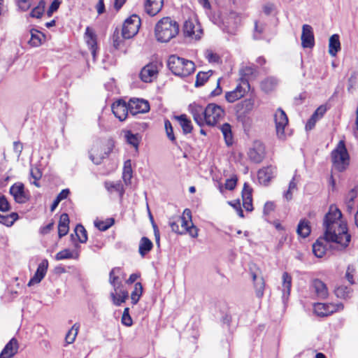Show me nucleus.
Returning a JSON list of instances; mask_svg holds the SVG:
<instances>
[{"instance_id":"obj_1","label":"nucleus","mask_w":358,"mask_h":358,"mask_svg":"<svg viewBox=\"0 0 358 358\" xmlns=\"http://www.w3.org/2000/svg\"><path fill=\"white\" fill-rule=\"evenodd\" d=\"M324 232L313 245V252L319 258L322 257L327 250V243H336L341 249L346 248L351 240L346 222L342 220V213L336 205H331L324 218Z\"/></svg>"},{"instance_id":"obj_2","label":"nucleus","mask_w":358,"mask_h":358,"mask_svg":"<svg viewBox=\"0 0 358 358\" xmlns=\"http://www.w3.org/2000/svg\"><path fill=\"white\" fill-rule=\"evenodd\" d=\"M193 120L199 127H216L225 116L224 109L220 105L210 103L206 106L194 103L189 105Z\"/></svg>"},{"instance_id":"obj_3","label":"nucleus","mask_w":358,"mask_h":358,"mask_svg":"<svg viewBox=\"0 0 358 358\" xmlns=\"http://www.w3.org/2000/svg\"><path fill=\"white\" fill-rule=\"evenodd\" d=\"M125 277L126 273L120 266L113 268L109 273L108 282L114 289V292H110V296L113 303L116 306L125 303L129 298L128 292L123 289L122 280Z\"/></svg>"},{"instance_id":"obj_4","label":"nucleus","mask_w":358,"mask_h":358,"mask_svg":"<svg viewBox=\"0 0 358 358\" xmlns=\"http://www.w3.org/2000/svg\"><path fill=\"white\" fill-rule=\"evenodd\" d=\"M180 26L171 17H163L155 24V36L159 43H168L179 34Z\"/></svg>"},{"instance_id":"obj_5","label":"nucleus","mask_w":358,"mask_h":358,"mask_svg":"<svg viewBox=\"0 0 358 358\" xmlns=\"http://www.w3.org/2000/svg\"><path fill=\"white\" fill-rule=\"evenodd\" d=\"M167 66L173 74L180 78L187 77L195 71V64L192 61L176 55L169 56Z\"/></svg>"},{"instance_id":"obj_6","label":"nucleus","mask_w":358,"mask_h":358,"mask_svg":"<svg viewBox=\"0 0 358 358\" xmlns=\"http://www.w3.org/2000/svg\"><path fill=\"white\" fill-rule=\"evenodd\" d=\"M331 159L333 169L338 172H343L348 168L350 157L343 140H341L331 151Z\"/></svg>"},{"instance_id":"obj_7","label":"nucleus","mask_w":358,"mask_h":358,"mask_svg":"<svg viewBox=\"0 0 358 358\" xmlns=\"http://www.w3.org/2000/svg\"><path fill=\"white\" fill-rule=\"evenodd\" d=\"M182 34L185 38L191 41H198L203 35V29L200 22L196 20L189 19L182 25Z\"/></svg>"},{"instance_id":"obj_8","label":"nucleus","mask_w":358,"mask_h":358,"mask_svg":"<svg viewBox=\"0 0 358 358\" xmlns=\"http://www.w3.org/2000/svg\"><path fill=\"white\" fill-rule=\"evenodd\" d=\"M141 26V18L136 14L131 15L123 23L122 35L124 38L129 39L138 32Z\"/></svg>"},{"instance_id":"obj_9","label":"nucleus","mask_w":358,"mask_h":358,"mask_svg":"<svg viewBox=\"0 0 358 358\" xmlns=\"http://www.w3.org/2000/svg\"><path fill=\"white\" fill-rule=\"evenodd\" d=\"M343 309L344 305L342 303H315L313 305L314 313L322 317H327Z\"/></svg>"},{"instance_id":"obj_10","label":"nucleus","mask_w":358,"mask_h":358,"mask_svg":"<svg viewBox=\"0 0 358 358\" xmlns=\"http://www.w3.org/2000/svg\"><path fill=\"white\" fill-rule=\"evenodd\" d=\"M182 231L184 234H188L192 238L198 236L199 229L193 224L192 220V212L189 208H185L182 215L180 217Z\"/></svg>"},{"instance_id":"obj_11","label":"nucleus","mask_w":358,"mask_h":358,"mask_svg":"<svg viewBox=\"0 0 358 358\" xmlns=\"http://www.w3.org/2000/svg\"><path fill=\"white\" fill-rule=\"evenodd\" d=\"M274 120L278 137L281 139L285 138V128L288 124V117L282 108H279L275 111Z\"/></svg>"},{"instance_id":"obj_12","label":"nucleus","mask_w":358,"mask_h":358,"mask_svg":"<svg viewBox=\"0 0 358 358\" xmlns=\"http://www.w3.org/2000/svg\"><path fill=\"white\" fill-rule=\"evenodd\" d=\"M9 192L17 203H25L29 200V195L25 191V187L22 182H17L14 183L10 187Z\"/></svg>"},{"instance_id":"obj_13","label":"nucleus","mask_w":358,"mask_h":358,"mask_svg":"<svg viewBox=\"0 0 358 358\" xmlns=\"http://www.w3.org/2000/svg\"><path fill=\"white\" fill-rule=\"evenodd\" d=\"M128 104L129 113L132 115L145 113L150 110L149 102L144 99L133 98L129 101Z\"/></svg>"},{"instance_id":"obj_14","label":"nucleus","mask_w":358,"mask_h":358,"mask_svg":"<svg viewBox=\"0 0 358 358\" xmlns=\"http://www.w3.org/2000/svg\"><path fill=\"white\" fill-rule=\"evenodd\" d=\"M158 66L157 64L150 62L142 68L139 77L144 83H151L158 75Z\"/></svg>"},{"instance_id":"obj_15","label":"nucleus","mask_w":358,"mask_h":358,"mask_svg":"<svg viewBox=\"0 0 358 358\" xmlns=\"http://www.w3.org/2000/svg\"><path fill=\"white\" fill-rule=\"evenodd\" d=\"M255 100L254 98L245 99L238 103L235 106V111L238 119L245 117L255 108Z\"/></svg>"},{"instance_id":"obj_16","label":"nucleus","mask_w":358,"mask_h":358,"mask_svg":"<svg viewBox=\"0 0 358 358\" xmlns=\"http://www.w3.org/2000/svg\"><path fill=\"white\" fill-rule=\"evenodd\" d=\"M111 109L114 115L120 120L127 119L129 112V104L122 99H119L112 104Z\"/></svg>"},{"instance_id":"obj_17","label":"nucleus","mask_w":358,"mask_h":358,"mask_svg":"<svg viewBox=\"0 0 358 358\" xmlns=\"http://www.w3.org/2000/svg\"><path fill=\"white\" fill-rule=\"evenodd\" d=\"M85 41L91 50L93 59H96V51L98 50V44H97V36L94 31L90 27H87L85 32Z\"/></svg>"},{"instance_id":"obj_18","label":"nucleus","mask_w":358,"mask_h":358,"mask_svg":"<svg viewBox=\"0 0 358 358\" xmlns=\"http://www.w3.org/2000/svg\"><path fill=\"white\" fill-rule=\"evenodd\" d=\"M49 263L48 259H44L38 264V268L34 275V276L29 280L28 286H32L35 284L39 283L45 276Z\"/></svg>"},{"instance_id":"obj_19","label":"nucleus","mask_w":358,"mask_h":358,"mask_svg":"<svg viewBox=\"0 0 358 358\" xmlns=\"http://www.w3.org/2000/svg\"><path fill=\"white\" fill-rule=\"evenodd\" d=\"M301 45L304 48H312L315 45V38L311 26L303 24L301 34Z\"/></svg>"},{"instance_id":"obj_20","label":"nucleus","mask_w":358,"mask_h":358,"mask_svg":"<svg viewBox=\"0 0 358 358\" xmlns=\"http://www.w3.org/2000/svg\"><path fill=\"white\" fill-rule=\"evenodd\" d=\"M252 188L248 182L243 184V187L241 193L243 206L245 210L251 212L253 210L252 205Z\"/></svg>"},{"instance_id":"obj_21","label":"nucleus","mask_w":358,"mask_h":358,"mask_svg":"<svg viewBox=\"0 0 358 358\" xmlns=\"http://www.w3.org/2000/svg\"><path fill=\"white\" fill-rule=\"evenodd\" d=\"M163 6L164 0H146L145 11L148 15L154 17L162 10Z\"/></svg>"},{"instance_id":"obj_22","label":"nucleus","mask_w":358,"mask_h":358,"mask_svg":"<svg viewBox=\"0 0 358 358\" xmlns=\"http://www.w3.org/2000/svg\"><path fill=\"white\" fill-rule=\"evenodd\" d=\"M18 348L17 340L11 338L0 353V358H12L17 354Z\"/></svg>"},{"instance_id":"obj_23","label":"nucleus","mask_w":358,"mask_h":358,"mask_svg":"<svg viewBox=\"0 0 358 358\" xmlns=\"http://www.w3.org/2000/svg\"><path fill=\"white\" fill-rule=\"evenodd\" d=\"M312 287L317 296L325 299L329 296V291L326 284L320 279H314L312 282Z\"/></svg>"},{"instance_id":"obj_24","label":"nucleus","mask_w":358,"mask_h":358,"mask_svg":"<svg viewBox=\"0 0 358 358\" xmlns=\"http://www.w3.org/2000/svg\"><path fill=\"white\" fill-rule=\"evenodd\" d=\"M275 168L272 166L264 167L258 171L257 178L260 183L268 185L273 178Z\"/></svg>"},{"instance_id":"obj_25","label":"nucleus","mask_w":358,"mask_h":358,"mask_svg":"<svg viewBox=\"0 0 358 358\" xmlns=\"http://www.w3.org/2000/svg\"><path fill=\"white\" fill-rule=\"evenodd\" d=\"M249 159L254 163L259 164L262 162L264 158V148L262 145L252 148L248 152Z\"/></svg>"},{"instance_id":"obj_26","label":"nucleus","mask_w":358,"mask_h":358,"mask_svg":"<svg viewBox=\"0 0 358 358\" xmlns=\"http://www.w3.org/2000/svg\"><path fill=\"white\" fill-rule=\"evenodd\" d=\"M69 217L66 213H62L60 215L59 223H58V236L59 238L66 236L69 231Z\"/></svg>"},{"instance_id":"obj_27","label":"nucleus","mask_w":358,"mask_h":358,"mask_svg":"<svg viewBox=\"0 0 358 358\" xmlns=\"http://www.w3.org/2000/svg\"><path fill=\"white\" fill-rule=\"evenodd\" d=\"M353 289L344 285H341L335 287L334 293L336 296L343 300H348L351 298Z\"/></svg>"},{"instance_id":"obj_28","label":"nucleus","mask_w":358,"mask_h":358,"mask_svg":"<svg viewBox=\"0 0 358 358\" xmlns=\"http://www.w3.org/2000/svg\"><path fill=\"white\" fill-rule=\"evenodd\" d=\"M175 118L178 121L179 124L182 127V132L185 134L192 133L193 126L191 120L187 117V115L182 114L178 116H175Z\"/></svg>"},{"instance_id":"obj_29","label":"nucleus","mask_w":358,"mask_h":358,"mask_svg":"<svg viewBox=\"0 0 358 358\" xmlns=\"http://www.w3.org/2000/svg\"><path fill=\"white\" fill-rule=\"evenodd\" d=\"M310 222L306 219L301 220L296 229L297 234L302 238H306L310 235Z\"/></svg>"},{"instance_id":"obj_30","label":"nucleus","mask_w":358,"mask_h":358,"mask_svg":"<svg viewBox=\"0 0 358 358\" xmlns=\"http://www.w3.org/2000/svg\"><path fill=\"white\" fill-rule=\"evenodd\" d=\"M341 50V42L338 34H333L329 38V53L331 56L335 57L338 51Z\"/></svg>"},{"instance_id":"obj_31","label":"nucleus","mask_w":358,"mask_h":358,"mask_svg":"<svg viewBox=\"0 0 358 358\" xmlns=\"http://www.w3.org/2000/svg\"><path fill=\"white\" fill-rule=\"evenodd\" d=\"M220 130L224 136L226 145L229 147L234 143V137L231 131V126L229 123H224L220 127Z\"/></svg>"},{"instance_id":"obj_32","label":"nucleus","mask_w":358,"mask_h":358,"mask_svg":"<svg viewBox=\"0 0 358 358\" xmlns=\"http://www.w3.org/2000/svg\"><path fill=\"white\" fill-rule=\"evenodd\" d=\"M152 248L153 243L148 238L143 236L141 238L138 246V252L142 257H145V255L150 252Z\"/></svg>"},{"instance_id":"obj_33","label":"nucleus","mask_w":358,"mask_h":358,"mask_svg":"<svg viewBox=\"0 0 358 358\" xmlns=\"http://www.w3.org/2000/svg\"><path fill=\"white\" fill-rule=\"evenodd\" d=\"M124 138L128 144L132 145L136 150H138L141 137L138 134H133L131 131H124Z\"/></svg>"},{"instance_id":"obj_34","label":"nucleus","mask_w":358,"mask_h":358,"mask_svg":"<svg viewBox=\"0 0 358 358\" xmlns=\"http://www.w3.org/2000/svg\"><path fill=\"white\" fill-rule=\"evenodd\" d=\"M236 91L243 97L250 90V85L246 78H240L235 87Z\"/></svg>"},{"instance_id":"obj_35","label":"nucleus","mask_w":358,"mask_h":358,"mask_svg":"<svg viewBox=\"0 0 358 358\" xmlns=\"http://www.w3.org/2000/svg\"><path fill=\"white\" fill-rule=\"evenodd\" d=\"M143 293V287L141 282L134 284V290L131 294V300L133 305H136L140 300Z\"/></svg>"},{"instance_id":"obj_36","label":"nucleus","mask_w":358,"mask_h":358,"mask_svg":"<svg viewBox=\"0 0 358 358\" xmlns=\"http://www.w3.org/2000/svg\"><path fill=\"white\" fill-rule=\"evenodd\" d=\"M44 37V35L42 32L36 30L31 29V38L29 41V43L30 45L33 47H38L42 44L41 38Z\"/></svg>"},{"instance_id":"obj_37","label":"nucleus","mask_w":358,"mask_h":358,"mask_svg":"<svg viewBox=\"0 0 358 358\" xmlns=\"http://www.w3.org/2000/svg\"><path fill=\"white\" fill-rule=\"evenodd\" d=\"M213 71L210 70L206 72L199 71L196 76L195 87H201L212 76Z\"/></svg>"},{"instance_id":"obj_38","label":"nucleus","mask_w":358,"mask_h":358,"mask_svg":"<svg viewBox=\"0 0 358 358\" xmlns=\"http://www.w3.org/2000/svg\"><path fill=\"white\" fill-rule=\"evenodd\" d=\"M18 217L19 216L17 213H11L6 215L0 214V223L6 227H10L18 219Z\"/></svg>"},{"instance_id":"obj_39","label":"nucleus","mask_w":358,"mask_h":358,"mask_svg":"<svg viewBox=\"0 0 358 358\" xmlns=\"http://www.w3.org/2000/svg\"><path fill=\"white\" fill-rule=\"evenodd\" d=\"M282 287H283V295H287V296L290 294L291 287H292V276L287 273L284 272L282 273Z\"/></svg>"},{"instance_id":"obj_40","label":"nucleus","mask_w":358,"mask_h":358,"mask_svg":"<svg viewBox=\"0 0 358 358\" xmlns=\"http://www.w3.org/2000/svg\"><path fill=\"white\" fill-rule=\"evenodd\" d=\"M45 8V1L44 0H41L38 5L31 10L30 16L31 17L41 18L44 13Z\"/></svg>"},{"instance_id":"obj_41","label":"nucleus","mask_w":358,"mask_h":358,"mask_svg":"<svg viewBox=\"0 0 358 358\" xmlns=\"http://www.w3.org/2000/svg\"><path fill=\"white\" fill-rule=\"evenodd\" d=\"M74 231L80 243H84L87 242V233L85 227L81 224L76 225Z\"/></svg>"},{"instance_id":"obj_42","label":"nucleus","mask_w":358,"mask_h":358,"mask_svg":"<svg viewBox=\"0 0 358 358\" xmlns=\"http://www.w3.org/2000/svg\"><path fill=\"white\" fill-rule=\"evenodd\" d=\"M79 257L78 252L76 253V255L73 254V252L69 249H64L59 252H57L55 255L56 260H63L66 259H77Z\"/></svg>"},{"instance_id":"obj_43","label":"nucleus","mask_w":358,"mask_h":358,"mask_svg":"<svg viewBox=\"0 0 358 358\" xmlns=\"http://www.w3.org/2000/svg\"><path fill=\"white\" fill-rule=\"evenodd\" d=\"M79 329V325L74 324L66 335L65 341L67 344L73 343L76 339Z\"/></svg>"},{"instance_id":"obj_44","label":"nucleus","mask_w":358,"mask_h":358,"mask_svg":"<svg viewBox=\"0 0 358 358\" xmlns=\"http://www.w3.org/2000/svg\"><path fill=\"white\" fill-rule=\"evenodd\" d=\"M90 157L94 164H99L101 163L104 156L102 155L101 151H100L99 149L96 148L91 150Z\"/></svg>"},{"instance_id":"obj_45","label":"nucleus","mask_w":358,"mask_h":358,"mask_svg":"<svg viewBox=\"0 0 358 358\" xmlns=\"http://www.w3.org/2000/svg\"><path fill=\"white\" fill-rule=\"evenodd\" d=\"M164 127L168 138L175 145L177 144L176 136L171 122L169 120L164 121Z\"/></svg>"},{"instance_id":"obj_46","label":"nucleus","mask_w":358,"mask_h":358,"mask_svg":"<svg viewBox=\"0 0 358 358\" xmlns=\"http://www.w3.org/2000/svg\"><path fill=\"white\" fill-rule=\"evenodd\" d=\"M257 73L256 67L252 66H244L240 69L241 78H246L248 79L250 76H252Z\"/></svg>"},{"instance_id":"obj_47","label":"nucleus","mask_w":358,"mask_h":358,"mask_svg":"<svg viewBox=\"0 0 358 358\" xmlns=\"http://www.w3.org/2000/svg\"><path fill=\"white\" fill-rule=\"evenodd\" d=\"M115 220L113 218H108L106 219L105 221H98L95 222V226L100 230V231H106L108 229H109L112 225L114 224Z\"/></svg>"},{"instance_id":"obj_48","label":"nucleus","mask_w":358,"mask_h":358,"mask_svg":"<svg viewBox=\"0 0 358 358\" xmlns=\"http://www.w3.org/2000/svg\"><path fill=\"white\" fill-rule=\"evenodd\" d=\"M104 186L106 189L110 192H117L122 193L123 190V187L121 183L120 182H105Z\"/></svg>"},{"instance_id":"obj_49","label":"nucleus","mask_w":358,"mask_h":358,"mask_svg":"<svg viewBox=\"0 0 358 358\" xmlns=\"http://www.w3.org/2000/svg\"><path fill=\"white\" fill-rule=\"evenodd\" d=\"M238 182V176L236 174H233L230 178H227L224 182V189L228 190H234Z\"/></svg>"},{"instance_id":"obj_50","label":"nucleus","mask_w":358,"mask_h":358,"mask_svg":"<svg viewBox=\"0 0 358 358\" xmlns=\"http://www.w3.org/2000/svg\"><path fill=\"white\" fill-rule=\"evenodd\" d=\"M243 98L242 96L238 94L236 90L227 92L225 94V99L229 103H234L240 99Z\"/></svg>"},{"instance_id":"obj_51","label":"nucleus","mask_w":358,"mask_h":358,"mask_svg":"<svg viewBox=\"0 0 358 358\" xmlns=\"http://www.w3.org/2000/svg\"><path fill=\"white\" fill-rule=\"evenodd\" d=\"M10 208V204L6 196L0 193V211L8 212Z\"/></svg>"},{"instance_id":"obj_52","label":"nucleus","mask_w":358,"mask_h":358,"mask_svg":"<svg viewBox=\"0 0 358 358\" xmlns=\"http://www.w3.org/2000/svg\"><path fill=\"white\" fill-rule=\"evenodd\" d=\"M132 176V169L131 164V160L128 159L124 163L123 167V178L124 179H131Z\"/></svg>"},{"instance_id":"obj_53","label":"nucleus","mask_w":358,"mask_h":358,"mask_svg":"<svg viewBox=\"0 0 358 358\" xmlns=\"http://www.w3.org/2000/svg\"><path fill=\"white\" fill-rule=\"evenodd\" d=\"M275 209V204L273 201H267L264 206L263 213L265 215H269L271 213L274 212Z\"/></svg>"},{"instance_id":"obj_54","label":"nucleus","mask_w":358,"mask_h":358,"mask_svg":"<svg viewBox=\"0 0 358 358\" xmlns=\"http://www.w3.org/2000/svg\"><path fill=\"white\" fill-rule=\"evenodd\" d=\"M355 268L352 266H348L345 272V278L350 282V285L355 283L354 280Z\"/></svg>"},{"instance_id":"obj_55","label":"nucleus","mask_w":358,"mask_h":358,"mask_svg":"<svg viewBox=\"0 0 358 358\" xmlns=\"http://www.w3.org/2000/svg\"><path fill=\"white\" fill-rule=\"evenodd\" d=\"M61 1L59 0H53L50 7L48 8L47 15L48 17H51L52 13L58 10Z\"/></svg>"},{"instance_id":"obj_56","label":"nucleus","mask_w":358,"mask_h":358,"mask_svg":"<svg viewBox=\"0 0 358 358\" xmlns=\"http://www.w3.org/2000/svg\"><path fill=\"white\" fill-rule=\"evenodd\" d=\"M31 176L34 179V184L36 186L39 187V184L37 182V181L38 180H40L42 176V173H41V171L39 170V169H38V168L31 169Z\"/></svg>"},{"instance_id":"obj_57","label":"nucleus","mask_w":358,"mask_h":358,"mask_svg":"<svg viewBox=\"0 0 358 358\" xmlns=\"http://www.w3.org/2000/svg\"><path fill=\"white\" fill-rule=\"evenodd\" d=\"M264 287H265V283H264V279L262 278L261 280H260V282L259 283H257L255 285V288H256V295L257 297L259 298H262L264 295Z\"/></svg>"},{"instance_id":"obj_58","label":"nucleus","mask_w":358,"mask_h":358,"mask_svg":"<svg viewBox=\"0 0 358 358\" xmlns=\"http://www.w3.org/2000/svg\"><path fill=\"white\" fill-rule=\"evenodd\" d=\"M327 110V106L324 105H321L315 110V111L313 113V115L315 116V117H317L319 120L324 116V115L325 114Z\"/></svg>"},{"instance_id":"obj_59","label":"nucleus","mask_w":358,"mask_h":358,"mask_svg":"<svg viewBox=\"0 0 358 358\" xmlns=\"http://www.w3.org/2000/svg\"><path fill=\"white\" fill-rule=\"evenodd\" d=\"M17 6L21 10L27 11L30 8L31 3L30 0H18Z\"/></svg>"},{"instance_id":"obj_60","label":"nucleus","mask_w":358,"mask_h":358,"mask_svg":"<svg viewBox=\"0 0 358 358\" xmlns=\"http://www.w3.org/2000/svg\"><path fill=\"white\" fill-rule=\"evenodd\" d=\"M54 221L52 220L49 224H48L47 225L45 226H43V227H41L40 229H39V233L44 236V235H46L48 234H49L53 229L54 227Z\"/></svg>"},{"instance_id":"obj_61","label":"nucleus","mask_w":358,"mask_h":358,"mask_svg":"<svg viewBox=\"0 0 358 358\" xmlns=\"http://www.w3.org/2000/svg\"><path fill=\"white\" fill-rule=\"evenodd\" d=\"M113 47L117 50L120 46V44L122 43V40L120 38V35H119V31H115L113 34Z\"/></svg>"},{"instance_id":"obj_62","label":"nucleus","mask_w":358,"mask_h":358,"mask_svg":"<svg viewBox=\"0 0 358 358\" xmlns=\"http://www.w3.org/2000/svg\"><path fill=\"white\" fill-rule=\"evenodd\" d=\"M169 225H170V227H171L172 231H173L178 234H180V235L184 234V231H182L180 230V228L178 224V222L170 221Z\"/></svg>"},{"instance_id":"obj_63","label":"nucleus","mask_w":358,"mask_h":358,"mask_svg":"<svg viewBox=\"0 0 358 358\" xmlns=\"http://www.w3.org/2000/svg\"><path fill=\"white\" fill-rule=\"evenodd\" d=\"M317 121H318V119L312 115L306 124V130L313 129L315 127V124Z\"/></svg>"},{"instance_id":"obj_64","label":"nucleus","mask_w":358,"mask_h":358,"mask_svg":"<svg viewBox=\"0 0 358 358\" xmlns=\"http://www.w3.org/2000/svg\"><path fill=\"white\" fill-rule=\"evenodd\" d=\"M206 57L210 62L218 63L220 60L219 55L212 51L208 52Z\"/></svg>"}]
</instances>
